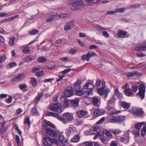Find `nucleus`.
Returning a JSON list of instances; mask_svg holds the SVG:
<instances>
[{
	"label": "nucleus",
	"mask_w": 146,
	"mask_h": 146,
	"mask_svg": "<svg viewBox=\"0 0 146 146\" xmlns=\"http://www.w3.org/2000/svg\"><path fill=\"white\" fill-rule=\"evenodd\" d=\"M117 122H121L124 121L125 118V117L124 116H117Z\"/></svg>",
	"instance_id": "obj_41"
},
{
	"label": "nucleus",
	"mask_w": 146,
	"mask_h": 146,
	"mask_svg": "<svg viewBox=\"0 0 146 146\" xmlns=\"http://www.w3.org/2000/svg\"><path fill=\"white\" fill-rule=\"evenodd\" d=\"M85 144V146H93V142L91 141H86L83 143Z\"/></svg>",
	"instance_id": "obj_51"
},
{
	"label": "nucleus",
	"mask_w": 146,
	"mask_h": 146,
	"mask_svg": "<svg viewBox=\"0 0 146 146\" xmlns=\"http://www.w3.org/2000/svg\"><path fill=\"white\" fill-rule=\"evenodd\" d=\"M44 74V72L43 71H41L39 72H37L36 74V75L38 78H40L41 76Z\"/></svg>",
	"instance_id": "obj_59"
},
{
	"label": "nucleus",
	"mask_w": 146,
	"mask_h": 146,
	"mask_svg": "<svg viewBox=\"0 0 146 146\" xmlns=\"http://www.w3.org/2000/svg\"><path fill=\"white\" fill-rule=\"evenodd\" d=\"M110 131L112 133L115 135L119 134L121 132V130L117 129H110Z\"/></svg>",
	"instance_id": "obj_36"
},
{
	"label": "nucleus",
	"mask_w": 146,
	"mask_h": 146,
	"mask_svg": "<svg viewBox=\"0 0 146 146\" xmlns=\"http://www.w3.org/2000/svg\"><path fill=\"white\" fill-rule=\"evenodd\" d=\"M33 42H31L27 45L23 46V52L25 54L29 53L30 52L31 50L29 49L28 46Z\"/></svg>",
	"instance_id": "obj_17"
},
{
	"label": "nucleus",
	"mask_w": 146,
	"mask_h": 146,
	"mask_svg": "<svg viewBox=\"0 0 146 146\" xmlns=\"http://www.w3.org/2000/svg\"><path fill=\"white\" fill-rule=\"evenodd\" d=\"M77 52L76 50L73 48L70 49L69 51V53L72 55L75 54Z\"/></svg>",
	"instance_id": "obj_60"
},
{
	"label": "nucleus",
	"mask_w": 146,
	"mask_h": 146,
	"mask_svg": "<svg viewBox=\"0 0 146 146\" xmlns=\"http://www.w3.org/2000/svg\"><path fill=\"white\" fill-rule=\"evenodd\" d=\"M64 93L66 97H70L72 96L74 93L73 88L71 86H68L64 90Z\"/></svg>",
	"instance_id": "obj_8"
},
{
	"label": "nucleus",
	"mask_w": 146,
	"mask_h": 146,
	"mask_svg": "<svg viewBox=\"0 0 146 146\" xmlns=\"http://www.w3.org/2000/svg\"><path fill=\"white\" fill-rule=\"evenodd\" d=\"M110 92V89L108 88H106L105 90H104V95L105 98L107 96V95Z\"/></svg>",
	"instance_id": "obj_50"
},
{
	"label": "nucleus",
	"mask_w": 146,
	"mask_h": 146,
	"mask_svg": "<svg viewBox=\"0 0 146 146\" xmlns=\"http://www.w3.org/2000/svg\"><path fill=\"white\" fill-rule=\"evenodd\" d=\"M125 9L124 7H122L121 8H119L116 9L115 11L116 13H123L124 12L125 10Z\"/></svg>",
	"instance_id": "obj_45"
},
{
	"label": "nucleus",
	"mask_w": 146,
	"mask_h": 146,
	"mask_svg": "<svg viewBox=\"0 0 146 146\" xmlns=\"http://www.w3.org/2000/svg\"><path fill=\"white\" fill-rule=\"evenodd\" d=\"M27 86L26 84H20L19 85V88L20 89L22 90L24 89L23 91L24 92H26L27 91L26 89H25L27 87Z\"/></svg>",
	"instance_id": "obj_43"
},
{
	"label": "nucleus",
	"mask_w": 146,
	"mask_h": 146,
	"mask_svg": "<svg viewBox=\"0 0 146 146\" xmlns=\"http://www.w3.org/2000/svg\"><path fill=\"white\" fill-rule=\"evenodd\" d=\"M46 131L47 133L51 136L54 137L55 136V131L49 128L46 129Z\"/></svg>",
	"instance_id": "obj_25"
},
{
	"label": "nucleus",
	"mask_w": 146,
	"mask_h": 146,
	"mask_svg": "<svg viewBox=\"0 0 146 146\" xmlns=\"http://www.w3.org/2000/svg\"><path fill=\"white\" fill-rule=\"evenodd\" d=\"M74 23L73 21L66 22L64 27V30L65 31L70 30L72 29V27H74Z\"/></svg>",
	"instance_id": "obj_12"
},
{
	"label": "nucleus",
	"mask_w": 146,
	"mask_h": 146,
	"mask_svg": "<svg viewBox=\"0 0 146 146\" xmlns=\"http://www.w3.org/2000/svg\"><path fill=\"white\" fill-rule=\"evenodd\" d=\"M94 88V86L91 83L88 82L85 84L84 86L83 90L86 93L88 96L92 95V89Z\"/></svg>",
	"instance_id": "obj_3"
},
{
	"label": "nucleus",
	"mask_w": 146,
	"mask_h": 146,
	"mask_svg": "<svg viewBox=\"0 0 146 146\" xmlns=\"http://www.w3.org/2000/svg\"><path fill=\"white\" fill-rule=\"evenodd\" d=\"M12 100V98L11 96H9V98L5 100V102L8 103H11Z\"/></svg>",
	"instance_id": "obj_64"
},
{
	"label": "nucleus",
	"mask_w": 146,
	"mask_h": 146,
	"mask_svg": "<svg viewBox=\"0 0 146 146\" xmlns=\"http://www.w3.org/2000/svg\"><path fill=\"white\" fill-rule=\"evenodd\" d=\"M43 142L45 146H54L55 139L50 137H44L43 138Z\"/></svg>",
	"instance_id": "obj_4"
},
{
	"label": "nucleus",
	"mask_w": 146,
	"mask_h": 146,
	"mask_svg": "<svg viewBox=\"0 0 146 146\" xmlns=\"http://www.w3.org/2000/svg\"><path fill=\"white\" fill-rule=\"evenodd\" d=\"M133 133L134 135H135L136 136H139L140 135V131L139 130H137V131H136L135 130H133Z\"/></svg>",
	"instance_id": "obj_61"
},
{
	"label": "nucleus",
	"mask_w": 146,
	"mask_h": 146,
	"mask_svg": "<svg viewBox=\"0 0 146 146\" xmlns=\"http://www.w3.org/2000/svg\"><path fill=\"white\" fill-rule=\"evenodd\" d=\"M101 0H86V2L89 5L97 3L101 1Z\"/></svg>",
	"instance_id": "obj_33"
},
{
	"label": "nucleus",
	"mask_w": 146,
	"mask_h": 146,
	"mask_svg": "<svg viewBox=\"0 0 146 146\" xmlns=\"http://www.w3.org/2000/svg\"><path fill=\"white\" fill-rule=\"evenodd\" d=\"M38 60L40 63H43L46 62L47 61V59L45 57L40 56L38 57Z\"/></svg>",
	"instance_id": "obj_38"
},
{
	"label": "nucleus",
	"mask_w": 146,
	"mask_h": 146,
	"mask_svg": "<svg viewBox=\"0 0 146 146\" xmlns=\"http://www.w3.org/2000/svg\"><path fill=\"white\" fill-rule=\"evenodd\" d=\"M46 115L48 116L55 117V113L51 112H47L46 113Z\"/></svg>",
	"instance_id": "obj_62"
},
{
	"label": "nucleus",
	"mask_w": 146,
	"mask_h": 146,
	"mask_svg": "<svg viewBox=\"0 0 146 146\" xmlns=\"http://www.w3.org/2000/svg\"><path fill=\"white\" fill-rule=\"evenodd\" d=\"M31 113L33 115H37L38 114V112L35 109L33 108L32 110Z\"/></svg>",
	"instance_id": "obj_63"
},
{
	"label": "nucleus",
	"mask_w": 146,
	"mask_h": 146,
	"mask_svg": "<svg viewBox=\"0 0 146 146\" xmlns=\"http://www.w3.org/2000/svg\"><path fill=\"white\" fill-rule=\"evenodd\" d=\"M121 105L122 107L124 108L127 109L129 108L130 105V104L129 103L124 102H122L121 103Z\"/></svg>",
	"instance_id": "obj_37"
},
{
	"label": "nucleus",
	"mask_w": 146,
	"mask_h": 146,
	"mask_svg": "<svg viewBox=\"0 0 146 146\" xmlns=\"http://www.w3.org/2000/svg\"><path fill=\"white\" fill-rule=\"evenodd\" d=\"M4 125H1V127L0 128V133L2 135L5 134L7 130V128L5 127Z\"/></svg>",
	"instance_id": "obj_32"
},
{
	"label": "nucleus",
	"mask_w": 146,
	"mask_h": 146,
	"mask_svg": "<svg viewBox=\"0 0 146 146\" xmlns=\"http://www.w3.org/2000/svg\"><path fill=\"white\" fill-rule=\"evenodd\" d=\"M121 111L120 110H114L112 111L111 112L108 113V114L109 115H112L113 114H118L120 113Z\"/></svg>",
	"instance_id": "obj_46"
},
{
	"label": "nucleus",
	"mask_w": 146,
	"mask_h": 146,
	"mask_svg": "<svg viewBox=\"0 0 146 146\" xmlns=\"http://www.w3.org/2000/svg\"><path fill=\"white\" fill-rule=\"evenodd\" d=\"M86 5L81 0L73 2L70 5V8L72 10L80 9L85 7Z\"/></svg>",
	"instance_id": "obj_2"
},
{
	"label": "nucleus",
	"mask_w": 146,
	"mask_h": 146,
	"mask_svg": "<svg viewBox=\"0 0 146 146\" xmlns=\"http://www.w3.org/2000/svg\"><path fill=\"white\" fill-rule=\"evenodd\" d=\"M93 102V104L95 106L97 107H99V105L98 103L99 102L100 100L98 98L93 97L92 100Z\"/></svg>",
	"instance_id": "obj_31"
},
{
	"label": "nucleus",
	"mask_w": 146,
	"mask_h": 146,
	"mask_svg": "<svg viewBox=\"0 0 146 146\" xmlns=\"http://www.w3.org/2000/svg\"><path fill=\"white\" fill-rule=\"evenodd\" d=\"M117 116L109 117L108 119V121L110 123H117Z\"/></svg>",
	"instance_id": "obj_29"
},
{
	"label": "nucleus",
	"mask_w": 146,
	"mask_h": 146,
	"mask_svg": "<svg viewBox=\"0 0 146 146\" xmlns=\"http://www.w3.org/2000/svg\"><path fill=\"white\" fill-rule=\"evenodd\" d=\"M117 35L118 37L120 38H125L127 37V32L123 30H118Z\"/></svg>",
	"instance_id": "obj_18"
},
{
	"label": "nucleus",
	"mask_w": 146,
	"mask_h": 146,
	"mask_svg": "<svg viewBox=\"0 0 146 146\" xmlns=\"http://www.w3.org/2000/svg\"><path fill=\"white\" fill-rule=\"evenodd\" d=\"M116 99V98H113V97L111 98L107 102V105H113Z\"/></svg>",
	"instance_id": "obj_39"
},
{
	"label": "nucleus",
	"mask_w": 146,
	"mask_h": 146,
	"mask_svg": "<svg viewBox=\"0 0 146 146\" xmlns=\"http://www.w3.org/2000/svg\"><path fill=\"white\" fill-rule=\"evenodd\" d=\"M38 33V31L37 30L33 29L31 31H29V34L31 35H36Z\"/></svg>",
	"instance_id": "obj_40"
},
{
	"label": "nucleus",
	"mask_w": 146,
	"mask_h": 146,
	"mask_svg": "<svg viewBox=\"0 0 146 146\" xmlns=\"http://www.w3.org/2000/svg\"><path fill=\"white\" fill-rule=\"evenodd\" d=\"M43 96V92H42L40 94H38L37 96L35 98V102L36 104L38 103V102L40 98Z\"/></svg>",
	"instance_id": "obj_30"
},
{
	"label": "nucleus",
	"mask_w": 146,
	"mask_h": 146,
	"mask_svg": "<svg viewBox=\"0 0 146 146\" xmlns=\"http://www.w3.org/2000/svg\"><path fill=\"white\" fill-rule=\"evenodd\" d=\"M146 123L145 122H141L139 123H136L135 124V128L137 130H139L143 125H145Z\"/></svg>",
	"instance_id": "obj_28"
},
{
	"label": "nucleus",
	"mask_w": 146,
	"mask_h": 146,
	"mask_svg": "<svg viewBox=\"0 0 146 146\" xmlns=\"http://www.w3.org/2000/svg\"><path fill=\"white\" fill-rule=\"evenodd\" d=\"M44 122L48 126L52 128H54V125L53 124H52L51 122L48 121L46 119L44 120Z\"/></svg>",
	"instance_id": "obj_42"
},
{
	"label": "nucleus",
	"mask_w": 146,
	"mask_h": 146,
	"mask_svg": "<svg viewBox=\"0 0 146 146\" xmlns=\"http://www.w3.org/2000/svg\"><path fill=\"white\" fill-rule=\"evenodd\" d=\"M97 29L98 30L100 31H105L107 30L106 28L103 27L100 25H98L97 26Z\"/></svg>",
	"instance_id": "obj_48"
},
{
	"label": "nucleus",
	"mask_w": 146,
	"mask_h": 146,
	"mask_svg": "<svg viewBox=\"0 0 146 146\" xmlns=\"http://www.w3.org/2000/svg\"><path fill=\"white\" fill-rule=\"evenodd\" d=\"M57 119L62 122L64 123H65L68 121H72L74 118L72 113L66 112L63 114V117L60 116H57Z\"/></svg>",
	"instance_id": "obj_1"
},
{
	"label": "nucleus",
	"mask_w": 146,
	"mask_h": 146,
	"mask_svg": "<svg viewBox=\"0 0 146 146\" xmlns=\"http://www.w3.org/2000/svg\"><path fill=\"white\" fill-rule=\"evenodd\" d=\"M90 133L91 134H98L102 135L101 133L100 132V129L98 126H96L91 128L90 131Z\"/></svg>",
	"instance_id": "obj_13"
},
{
	"label": "nucleus",
	"mask_w": 146,
	"mask_h": 146,
	"mask_svg": "<svg viewBox=\"0 0 146 146\" xmlns=\"http://www.w3.org/2000/svg\"><path fill=\"white\" fill-rule=\"evenodd\" d=\"M15 39V37H12L11 38L9 41V43L11 46H13L14 44V41Z\"/></svg>",
	"instance_id": "obj_49"
},
{
	"label": "nucleus",
	"mask_w": 146,
	"mask_h": 146,
	"mask_svg": "<svg viewBox=\"0 0 146 146\" xmlns=\"http://www.w3.org/2000/svg\"><path fill=\"white\" fill-rule=\"evenodd\" d=\"M119 93H120V92H119L118 89H115V90L114 93L112 97H113V98H115V96L116 95L117 96Z\"/></svg>",
	"instance_id": "obj_56"
},
{
	"label": "nucleus",
	"mask_w": 146,
	"mask_h": 146,
	"mask_svg": "<svg viewBox=\"0 0 146 146\" xmlns=\"http://www.w3.org/2000/svg\"><path fill=\"white\" fill-rule=\"evenodd\" d=\"M82 81L80 80H77L74 83L73 87L74 89H77L78 88H81L80 85Z\"/></svg>",
	"instance_id": "obj_21"
},
{
	"label": "nucleus",
	"mask_w": 146,
	"mask_h": 146,
	"mask_svg": "<svg viewBox=\"0 0 146 146\" xmlns=\"http://www.w3.org/2000/svg\"><path fill=\"white\" fill-rule=\"evenodd\" d=\"M62 112V108L61 105L55 99V118L57 119V116L59 117L60 115Z\"/></svg>",
	"instance_id": "obj_5"
},
{
	"label": "nucleus",
	"mask_w": 146,
	"mask_h": 146,
	"mask_svg": "<svg viewBox=\"0 0 146 146\" xmlns=\"http://www.w3.org/2000/svg\"><path fill=\"white\" fill-rule=\"evenodd\" d=\"M125 75L128 77H131L135 76H138L139 74L137 72H128L125 73Z\"/></svg>",
	"instance_id": "obj_24"
},
{
	"label": "nucleus",
	"mask_w": 146,
	"mask_h": 146,
	"mask_svg": "<svg viewBox=\"0 0 146 146\" xmlns=\"http://www.w3.org/2000/svg\"><path fill=\"white\" fill-rule=\"evenodd\" d=\"M68 15L67 13H57L55 14V20H64L67 18Z\"/></svg>",
	"instance_id": "obj_11"
},
{
	"label": "nucleus",
	"mask_w": 146,
	"mask_h": 146,
	"mask_svg": "<svg viewBox=\"0 0 146 146\" xmlns=\"http://www.w3.org/2000/svg\"><path fill=\"white\" fill-rule=\"evenodd\" d=\"M105 84V82H102V87L98 88L97 90L98 92L100 95H102L104 94V90L106 87Z\"/></svg>",
	"instance_id": "obj_15"
},
{
	"label": "nucleus",
	"mask_w": 146,
	"mask_h": 146,
	"mask_svg": "<svg viewBox=\"0 0 146 146\" xmlns=\"http://www.w3.org/2000/svg\"><path fill=\"white\" fill-rule=\"evenodd\" d=\"M78 116L80 117H82L86 115L88 113L87 112L83 110H80L77 111Z\"/></svg>",
	"instance_id": "obj_19"
},
{
	"label": "nucleus",
	"mask_w": 146,
	"mask_h": 146,
	"mask_svg": "<svg viewBox=\"0 0 146 146\" xmlns=\"http://www.w3.org/2000/svg\"><path fill=\"white\" fill-rule=\"evenodd\" d=\"M124 91L125 94L128 96H133V93L129 88H127Z\"/></svg>",
	"instance_id": "obj_23"
},
{
	"label": "nucleus",
	"mask_w": 146,
	"mask_h": 146,
	"mask_svg": "<svg viewBox=\"0 0 146 146\" xmlns=\"http://www.w3.org/2000/svg\"><path fill=\"white\" fill-rule=\"evenodd\" d=\"M129 136L127 134H124L123 136L120 137V141L121 142H125L129 141Z\"/></svg>",
	"instance_id": "obj_27"
},
{
	"label": "nucleus",
	"mask_w": 146,
	"mask_h": 146,
	"mask_svg": "<svg viewBox=\"0 0 146 146\" xmlns=\"http://www.w3.org/2000/svg\"><path fill=\"white\" fill-rule=\"evenodd\" d=\"M130 113L134 115L141 116L144 113V112L140 108H133L130 111Z\"/></svg>",
	"instance_id": "obj_6"
},
{
	"label": "nucleus",
	"mask_w": 146,
	"mask_h": 146,
	"mask_svg": "<svg viewBox=\"0 0 146 146\" xmlns=\"http://www.w3.org/2000/svg\"><path fill=\"white\" fill-rule=\"evenodd\" d=\"M96 53L94 52H91L90 51L88 52L87 53V54L90 58L91 57L94 56L96 55Z\"/></svg>",
	"instance_id": "obj_55"
},
{
	"label": "nucleus",
	"mask_w": 146,
	"mask_h": 146,
	"mask_svg": "<svg viewBox=\"0 0 146 146\" xmlns=\"http://www.w3.org/2000/svg\"><path fill=\"white\" fill-rule=\"evenodd\" d=\"M77 132L76 129L75 127H70L67 132V135H68L71 134H73L76 133Z\"/></svg>",
	"instance_id": "obj_20"
},
{
	"label": "nucleus",
	"mask_w": 146,
	"mask_h": 146,
	"mask_svg": "<svg viewBox=\"0 0 146 146\" xmlns=\"http://www.w3.org/2000/svg\"><path fill=\"white\" fill-rule=\"evenodd\" d=\"M59 134L60 135L59 137V139L60 142L63 143H67L68 141L65 139L64 135L62 133H59Z\"/></svg>",
	"instance_id": "obj_26"
},
{
	"label": "nucleus",
	"mask_w": 146,
	"mask_h": 146,
	"mask_svg": "<svg viewBox=\"0 0 146 146\" xmlns=\"http://www.w3.org/2000/svg\"><path fill=\"white\" fill-rule=\"evenodd\" d=\"M135 50L136 51H143V50H143L142 46H137L135 48Z\"/></svg>",
	"instance_id": "obj_57"
},
{
	"label": "nucleus",
	"mask_w": 146,
	"mask_h": 146,
	"mask_svg": "<svg viewBox=\"0 0 146 146\" xmlns=\"http://www.w3.org/2000/svg\"><path fill=\"white\" fill-rule=\"evenodd\" d=\"M139 92L137 94L139 97H140L141 99L144 98L145 92V87L143 84L140 85L139 88Z\"/></svg>",
	"instance_id": "obj_7"
},
{
	"label": "nucleus",
	"mask_w": 146,
	"mask_h": 146,
	"mask_svg": "<svg viewBox=\"0 0 146 146\" xmlns=\"http://www.w3.org/2000/svg\"><path fill=\"white\" fill-rule=\"evenodd\" d=\"M5 59L6 57L5 55L3 56L0 55V64L3 62Z\"/></svg>",
	"instance_id": "obj_58"
},
{
	"label": "nucleus",
	"mask_w": 146,
	"mask_h": 146,
	"mask_svg": "<svg viewBox=\"0 0 146 146\" xmlns=\"http://www.w3.org/2000/svg\"><path fill=\"white\" fill-rule=\"evenodd\" d=\"M90 58H89L87 54H84L81 57V59L83 60H86L87 61H88L90 60Z\"/></svg>",
	"instance_id": "obj_47"
},
{
	"label": "nucleus",
	"mask_w": 146,
	"mask_h": 146,
	"mask_svg": "<svg viewBox=\"0 0 146 146\" xmlns=\"http://www.w3.org/2000/svg\"><path fill=\"white\" fill-rule=\"evenodd\" d=\"M79 102V100L78 98L72 100L71 101L72 105L73 107L77 106L78 105Z\"/></svg>",
	"instance_id": "obj_35"
},
{
	"label": "nucleus",
	"mask_w": 146,
	"mask_h": 146,
	"mask_svg": "<svg viewBox=\"0 0 146 146\" xmlns=\"http://www.w3.org/2000/svg\"><path fill=\"white\" fill-rule=\"evenodd\" d=\"M104 133L109 137L111 138L113 136L111 133L108 131H105L104 132Z\"/></svg>",
	"instance_id": "obj_52"
},
{
	"label": "nucleus",
	"mask_w": 146,
	"mask_h": 146,
	"mask_svg": "<svg viewBox=\"0 0 146 146\" xmlns=\"http://www.w3.org/2000/svg\"><path fill=\"white\" fill-rule=\"evenodd\" d=\"M80 140V137L78 135H76L74 136L71 140L72 142H78Z\"/></svg>",
	"instance_id": "obj_34"
},
{
	"label": "nucleus",
	"mask_w": 146,
	"mask_h": 146,
	"mask_svg": "<svg viewBox=\"0 0 146 146\" xmlns=\"http://www.w3.org/2000/svg\"><path fill=\"white\" fill-rule=\"evenodd\" d=\"M31 84L33 86L35 87L37 85V81L36 79L34 78H31Z\"/></svg>",
	"instance_id": "obj_44"
},
{
	"label": "nucleus",
	"mask_w": 146,
	"mask_h": 146,
	"mask_svg": "<svg viewBox=\"0 0 146 146\" xmlns=\"http://www.w3.org/2000/svg\"><path fill=\"white\" fill-rule=\"evenodd\" d=\"M81 88H78L77 89H74L75 90V94L76 95L78 96H81L82 95H83V96L85 98H88V96L85 94H87L86 93H85L83 90H81Z\"/></svg>",
	"instance_id": "obj_14"
},
{
	"label": "nucleus",
	"mask_w": 146,
	"mask_h": 146,
	"mask_svg": "<svg viewBox=\"0 0 146 146\" xmlns=\"http://www.w3.org/2000/svg\"><path fill=\"white\" fill-rule=\"evenodd\" d=\"M105 112V111L102 109H96L94 111V114L96 116H98L103 114Z\"/></svg>",
	"instance_id": "obj_16"
},
{
	"label": "nucleus",
	"mask_w": 146,
	"mask_h": 146,
	"mask_svg": "<svg viewBox=\"0 0 146 146\" xmlns=\"http://www.w3.org/2000/svg\"><path fill=\"white\" fill-rule=\"evenodd\" d=\"M25 77V75L24 74H19L17 76L12 79L11 80V81L13 82L19 81L23 80Z\"/></svg>",
	"instance_id": "obj_10"
},
{
	"label": "nucleus",
	"mask_w": 146,
	"mask_h": 146,
	"mask_svg": "<svg viewBox=\"0 0 146 146\" xmlns=\"http://www.w3.org/2000/svg\"><path fill=\"white\" fill-rule=\"evenodd\" d=\"M138 88V86L133 85L131 88L132 90L134 92H136Z\"/></svg>",
	"instance_id": "obj_54"
},
{
	"label": "nucleus",
	"mask_w": 146,
	"mask_h": 146,
	"mask_svg": "<svg viewBox=\"0 0 146 146\" xmlns=\"http://www.w3.org/2000/svg\"><path fill=\"white\" fill-rule=\"evenodd\" d=\"M35 59V57L33 55H31L26 57L25 58V62L29 63L34 60Z\"/></svg>",
	"instance_id": "obj_22"
},
{
	"label": "nucleus",
	"mask_w": 146,
	"mask_h": 146,
	"mask_svg": "<svg viewBox=\"0 0 146 146\" xmlns=\"http://www.w3.org/2000/svg\"><path fill=\"white\" fill-rule=\"evenodd\" d=\"M40 69V67L39 66H35L32 70L33 72H36V71H38Z\"/></svg>",
	"instance_id": "obj_53"
},
{
	"label": "nucleus",
	"mask_w": 146,
	"mask_h": 146,
	"mask_svg": "<svg viewBox=\"0 0 146 146\" xmlns=\"http://www.w3.org/2000/svg\"><path fill=\"white\" fill-rule=\"evenodd\" d=\"M60 100L61 102L64 101L63 105L64 107H67L69 106L70 102V100L67 98H65L64 96L61 95Z\"/></svg>",
	"instance_id": "obj_9"
}]
</instances>
